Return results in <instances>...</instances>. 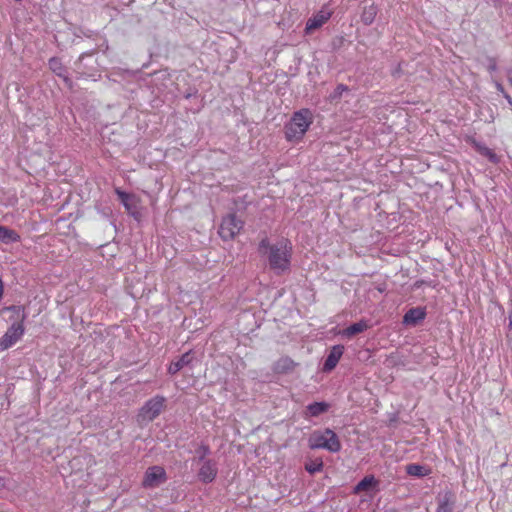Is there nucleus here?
<instances>
[{"label": "nucleus", "mask_w": 512, "mask_h": 512, "mask_svg": "<svg viewBox=\"0 0 512 512\" xmlns=\"http://www.w3.org/2000/svg\"><path fill=\"white\" fill-rule=\"evenodd\" d=\"M258 251L266 257L270 269L276 274H283L290 270L293 247L288 239L282 238L271 244L268 237H264L259 242Z\"/></svg>", "instance_id": "obj_1"}, {"label": "nucleus", "mask_w": 512, "mask_h": 512, "mask_svg": "<svg viewBox=\"0 0 512 512\" xmlns=\"http://www.w3.org/2000/svg\"><path fill=\"white\" fill-rule=\"evenodd\" d=\"M14 313L15 320L5 334L0 338V351H5L18 342L24 335V321L26 319L25 309L22 306H10L5 308Z\"/></svg>", "instance_id": "obj_2"}, {"label": "nucleus", "mask_w": 512, "mask_h": 512, "mask_svg": "<svg viewBox=\"0 0 512 512\" xmlns=\"http://www.w3.org/2000/svg\"><path fill=\"white\" fill-rule=\"evenodd\" d=\"M313 123V114L307 109L296 111L285 125V137L288 141H300Z\"/></svg>", "instance_id": "obj_3"}, {"label": "nucleus", "mask_w": 512, "mask_h": 512, "mask_svg": "<svg viewBox=\"0 0 512 512\" xmlns=\"http://www.w3.org/2000/svg\"><path fill=\"white\" fill-rule=\"evenodd\" d=\"M308 445L311 449H325L332 453L341 449L339 437L329 428L314 431L308 439Z\"/></svg>", "instance_id": "obj_4"}, {"label": "nucleus", "mask_w": 512, "mask_h": 512, "mask_svg": "<svg viewBox=\"0 0 512 512\" xmlns=\"http://www.w3.org/2000/svg\"><path fill=\"white\" fill-rule=\"evenodd\" d=\"M244 221L231 213L223 217L219 226L218 234L224 241L233 240L243 229Z\"/></svg>", "instance_id": "obj_5"}, {"label": "nucleus", "mask_w": 512, "mask_h": 512, "mask_svg": "<svg viewBox=\"0 0 512 512\" xmlns=\"http://www.w3.org/2000/svg\"><path fill=\"white\" fill-rule=\"evenodd\" d=\"M166 399L163 396L157 395L148 401L141 407L138 413L139 421H152L160 415L165 407Z\"/></svg>", "instance_id": "obj_6"}, {"label": "nucleus", "mask_w": 512, "mask_h": 512, "mask_svg": "<svg viewBox=\"0 0 512 512\" xmlns=\"http://www.w3.org/2000/svg\"><path fill=\"white\" fill-rule=\"evenodd\" d=\"M167 481V474L162 466H151L145 471L142 486L145 489H153L159 487Z\"/></svg>", "instance_id": "obj_7"}, {"label": "nucleus", "mask_w": 512, "mask_h": 512, "mask_svg": "<svg viewBox=\"0 0 512 512\" xmlns=\"http://www.w3.org/2000/svg\"><path fill=\"white\" fill-rule=\"evenodd\" d=\"M217 465L213 460H205L198 472V478L203 483H211L217 476Z\"/></svg>", "instance_id": "obj_8"}, {"label": "nucleus", "mask_w": 512, "mask_h": 512, "mask_svg": "<svg viewBox=\"0 0 512 512\" xmlns=\"http://www.w3.org/2000/svg\"><path fill=\"white\" fill-rule=\"evenodd\" d=\"M298 363H296L293 359L288 356H283L274 362L272 370L275 374L285 375L292 373Z\"/></svg>", "instance_id": "obj_9"}, {"label": "nucleus", "mask_w": 512, "mask_h": 512, "mask_svg": "<svg viewBox=\"0 0 512 512\" xmlns=\"http://www.w3.org/2000/svg\"><path fill=\"white\" fill-rule=\"evenodd\" d=\"M343 352L344 347L342 345L333 346L324 362L323 371H332L337 366L340 358L343 355Z\"/></svg>", "instance_id": "obj_10"}, {"label": "nucleus", "mask_w": 512, "mask_h": 512, "mask_svg": "<svg viewBox=\"0 0 512 512\" xmlns=\"http://www.w3.org/2000/svg\"><path fill=\"white\" fill-rule=\"evenodd\" d=\"M330 16L331 14L329 12L320 11L307 21L305 32L309 34L312 31L320 28L329 20Z\"/></svg>", "instance_id": "obj_11"}, {"label": "nucleus", "mask_w": 512, "mask_h": 512, "mask_svg": "<svg viewBox=\"0 0 512 512\" xmlns=\"http://www.w3.org/2000/svg\"><path fill=\"white\" fill-rule=\"evenodd\" d=\"M455 496L452 491H446L438 496V506L436 512H453Z\"/></svg>", "instance_id": "obj_12"}, {"label": "nucleus", "mask_w": 512, "mask_h": 512, "mask_svg": "<svg viewBox=\"0 0 512 512\" xmlns=\"http://www.w3.org/2000/svg\"><path fill=\"white\" fill-rule=\"evenodd\" d=\"M426 316L425 308L422 307H416L409 309L404 317H403V323L406 325H413L415 326L422 320H424Z\"/></svg>", "instance_id": "obj_13"}, {"label": "nucleus", "mask_w": 512, "mask_h": 512, "mask_svg": "<svg viewBox=\"0 0 512 512\" xmlns=\"http://www.w3.org/2000/svg\"><path fill=\"white\" fill-rule=\"evenodd\" d=\"M192 361L191 352L184 353L178 360L172 361L168 367V373L174 375Z\"/></svg>", "instance_id": "obj_14"}, {"label": "nucleus", "mask_w": 512, "mask_h": 512, "mask_svg": "<svg viewBox=\"0 0 512 512\" xmlns=\"http://www.w3.org/2000/svg\"><path fill=\"white\" fill-rule=\"evenodd\" d=\"M330 405L326 402H314L306 407V411L310 417H317L328 411Z\"/></svg>", "instance_id": "obj_15"}, {"label": "nucleus", "mask_w": 512, "mask_h": 512, "mask_svg": "<svg viewBox=\"0 0 512 512\" xmlns=\"http://www.w3.org/2000/svg\"><path fill=\"white\" fill-rule=\"evenodd\" d=\"M0 241L4 243L19 242L20 235L6 226H0Z\"/></svg>", "instance_id": "obj_16"}, {"label": "nucleus", "mask_w": 512, "mask_h": 512, "mask_svg": "<svg viewBox=\"0 0 512 512\" xmlns=\"http://www.w3.org/2000/svg\"><path fill=\"white\" fill-rule=\"evenodd\" d=\"M406 473L414 477H425L431 473V470L426 466L420 464H408L406 466Z\"/></svg>", "instance_id": "obj_17"}, {"label": "nucleus", "mask_w": 512, "mask_h": 512, "mask_svg": "<svg viewBox=\"0 0 512 512\" xmlns=\"http://www.w3.org/2000/svg\"><path fill=\"white\" fill-rule=\"evenodd\" d=\"M378 13V9L374 4L364 7L361 14V21L364 25H371Z\"/></svg>", "instance_id": "obj_18"}, {"label": "nucleus", "mask_w": 512, "mask_h": 512, "mask_svg": "<svg viewBox=\"0 0 512 512\" xmlns=\"http://www.w3.org/2000/svg\"><path fill=\"white\" fill-rule=\"evenodd\" d=\"M49 68L51 69V71L53 73H55L57 76L63 78L64 80H67V76H66V69L65 67L63 66L62 62L60 61V59L56 58V57H53L49 60Z\"/></svg>", "instance_id": "obj_19"}, {"label": "nucleus", "mask_w": 512, "mask_h": 512, "mask_svg": "<svg viewBox=\"0 0 512 512\" xmlns=\"http://www.w3.org/2000/svg\"><path fill=\"white\" fill-rule=\"evenodd\" d=\"M368 329V324L366 321H359L357 323H354L352 325H350L349 327H347L344 331H343V335L345 336H348V337H351V336H354L358 333H361L365 330Z\"/></svg>", "instance_id": "obj_20"}, {"label": "nucleus", "mask_w": 512, "mask_h": 512, "mask_svg": "<svg viewBox=\"0 0 512 512\" xmlns=\"http://www.w3.org/2000/svg\"><path fill=\"white\" fill-rule=\"evenodd\" d=\"M475 149L483 156L487 157L491 162L497 163L498 157L496 153L488 148L487 146L480 144V143H474Z\"/></svg>", "instance_id": "obj_21"}, {"label": "nucleus", "mask_w": 512, "mask_h": 512, "mask_svg": "<svg viewBox=\"0 0 512 512\" xmlns=\"http://www.w3.org/2000/svg\"><path fill=\"white\" fill-rule=\"evenodd\" d=\"M375 483L374 477H365L355 487V492L366 491Z\"/></svg>", "instance_id": "obj_22"}, {"label": "nucleus", "mask_w": 512, "mask_h": 512, "mask_svg": "<svg viewBox=\"0 0 512 512\" xmlns=\"http://www.w3.org/2000/svg\"><path fill=\"white\" fill-rule=\"evenodd\" d=\"M323 468V462L321 460L313 461L305 465V469L310 473L314 474L321 471Z\"/></svg>", "instance_id": "obj_23"}, {"label": "nucleus", "mask_w": 512, "mask_h": 512, "mask_svg": "<svg viewBox=\"0 0 512 512\" xmlns=\"http://www.w3.org/2000/svg\"><path fill=\"white\" fill-rule=\"evenodd\" d=\"M348 91V87L344 84H339L335 88L333 94L330 96L332 100L339 99L344 92Z\"/></svg>", "instance_id": "obj_24"}, {"label": "nucleus", "mask_w": 512, "mask_h": 512, "mask_svg": "<svg viewBox=\"0 0 512 512\" xmlns=\"http://www.w3.org/2000/svg\"><path fill=\"white\" fill-rule=\"evenodd\" d=\"M116 193L119 196V198L121 199V201L124 204V206L127 209H130L129 204H128V199L130 198L129 194H127V193H125L123 191H120V190H116Z\"/></svg>", "instance_id": "obj_25"}, {"label": "nucleus", "mask_w": 512, "mask_h": 512, "mask_svg": "<svg viewBox=\"0 0 512 512\" xmlns=\"http://www.w3.org/2000/svg\"><path fill=\"white\" fill-rule=\"evenodd\" d=\"M488 69L490 72L497 70V61L495 58H489V66Z\"/></svg>", "instance_id": "obj_26"}, {"label": "nucleus", "mask_w": 512, "mask_h": 512, "mask_svg": "<svg viewBox=\"0 0 512 512\" xmlns=\"http://www.w3.org/2000/svg\"><path fill=\"white\" fill-rule=\"evenodd\" d=\"M199 450L201 451L200 459H203L206 455H208L210 453L208 446H201Z\"/></svg>", "instance_id": "obj_27"}, {"label": "nucleus", "mask_w": 512, "mask_h": 512, "mask_svg": "<svg viewBox=\"0 0 512 512\" xmlns=\"http://www.w3.org/2000/svg\"><path fill=\"white\" fill-rule=\"evenodd\" d=\"M496 88H497V90H498V91H500L502 94H504V93H505V90H504V88H503L502 84L497 83V84H496Z\"/></svg>", "instance_id": "obj_28"}, {"label": "nucleus", "mask_w": 512, "mask_h": 512, "mask_svg": "<svg viewBox=\"0 0 512 512\" xmlns=\"http://www.w3.org/2000/svg\"><path fill=\"white\" fill-rule=\"evenodd\" d=\"M504 98L507 100V102L509 103V105L512 103V98L510 97L509 94H507L506 92L503 94Z\"/></svg>", "instance_id": "obj_29"}, {"label": "nucleus", "mask_w": 512, "mask_h": 512, "mask_svg": "<svg viewBox=\"0 0 512 512\" xmlns=\"http://www.w3.org/2000/svg\"><path fill=\"white\" fill-rule=\"evenodd\" d=\"M387 512H398V511H397V510H395V509H391V510H389V511H387Z\"/></svg>", "instance_id": "obj_30"}]
</instances>
